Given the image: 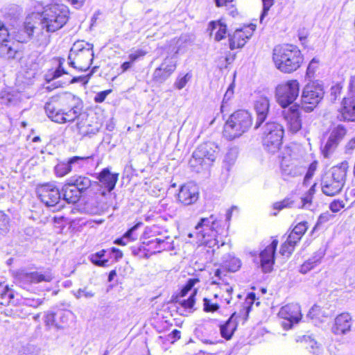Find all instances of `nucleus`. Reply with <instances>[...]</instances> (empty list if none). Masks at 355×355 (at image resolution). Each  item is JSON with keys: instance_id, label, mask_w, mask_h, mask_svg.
<instances>
[{"instance_id": "obj_64", "label": "nucleus", "mask_w": 355, "mask_h": 355, "mask_svg": "<svg viewBox=\"0 0 355 355\" xmlns=\"http://www.w3.org/2000/svg\"><path fill=\"white\" fill-rule=\"evenodd\" d=\"M146 53L142 50H137L134 53H130L128 55L129 60L134 63L136 60H137L139 58L145 55Z\"/></svg>"}, {"instance_id": "obj_35", "label": "nucleus", "mask_w": 355, "mask_h": 355, "mask_svg": "<svg viewBox=\"0 0 355 355\" xmlns=\"http://www.w3.org/2000/svg\"><path fill=\"white\" fill-rule=\"evenodd\" d=\"M175 44L178 46L176 51H180V53H183L186 51L187 48L192 45L193 40L191 35H182L179 38H173Z\"/></svg>"}, {"instance_id": "obj_1", "label": "nucleus", "mask_w": 355, "mask_h": 355, "mask_svg": "<svg viewBox=\"0 0 355 355\" xmlns=\"http://www.w3.org/2000/svg\"><path fill=\"white\" fill-rule=\"evenodd\" d=\"M47 116L58 123L73 122L78 119L83 110V101L69 92L51 96L45 103Z\"/></svg>"}, {"instance_id": "obj_15", "label": "nucleus", "mask_w": 355, "mask_h": 355, "mask_svg": "<svg viewBox=\"0 0 355 355\" xmlns=\"http://www.w3.org/2000/svg\"><path fill=\"white\" fill-rule=\"evenodd\" d=\"M255 28V24H248L241 28L236 29L232 35L228 33L230 49L242 48L251 37Z\"/></svg>"}, {"instance_id": "obj_25", "label": "nucleus", "mask_w": 355, "mask_h": 355, "mask_svg": "<svg viewBox=\"0 0 355 355\" xmlns=\"http://www.w3.org/2000/svg\"><path fill=\"white\" fill-rule=\"evenodd\" d=\"M284 118L287 122L288 129L293 133H296L302 128V121L299 108L296 106L290 107L284 112Z\"/></svg>"}, {"instance_id": "obj_55", "label": "nucleus", "mask_w": 355, "mask_h": 355, "mask_svg": "<svg viewBox=\"0 0 355 355\" xmlns=\"http://www.w3.org/2000/svg\"><path fill=\"white\" fill-rule=\"evenodd\" d=\"M263 11L260 15V22H262L265 16L268 14L270 8L273 5V0H262Z\"/></svg>"}, {"instance_id": "obj_16", "label": "nucleus", "mask_w": 355, "mask_h": 355, "mask_svg": "<svg viewBox=\"0 0 355 355\" xmlns=\"http://www.w3.org/2000/svg\"><path fill=\"white\" fill-rule=\"evenodd\" d=\"M177 67L176 58L166 57L153 74V80L157 83H164L175 71Z\"/></svg>"}, {"instance_id": "obj_20", "label": "nucleus", "mask_w": 355, "mask_h": 355, "mask_svg": "<svg viewBox=\"0 0 355 355\" xmlns=\"http://www.w3.org/2000/svg\"><path fill=\"white\" fill-rule=\"evenodd\" d=\"M198 198V188L191 182L182 185L178 195V200L184 205H190L195 203Z\"/></svg>"}, {"instance_id": "obj_37", "label": "nucleus", "mask_w": 355, "mask_h": 355, "mask_svg": "<svg viewBox=\"0 0 355 355\" xmlns=\"http://www.w3.org/2000/svg\"><path fill=\"white\" fill-rule=\"evenodd\" d=\"M22 10L17 6H12L5 12V19L10 21L20 20Z\"/></svg>"}, {"instance_id": "obj_63", "label": "nucleus", "mask_w": 355, "mask_h": 355, "mask_svg": "<svg viewBox=\"0 0 355 355\" xmlns=\"http://www.w3.org/2000/svg\"><path fill=\"white\" fill-rule=\"evenodd\" d=\"M69 314H70V313L68 311L59 310L57 311V320L58 319L60 320L61 325H62V324L67 323Z\"/></svg>"}, {"instance_id": "obj_6", "label": "nucleus", "mask_w": 355, "mask_h": 355, "mask_svg": "<svg viewBox=\"0 0 355 355\" xmlns=\"http://www.w3.org/2000/svg\"><path fill=\"white\" fill-rule=\"evenodd\" d=\"M68 8L63 6L52 5L42 12H32L28 15L29 21L40 20V22H67L68 21ZM31 22V21H28Z\"/></svg>"}, {"instance_id": "obj_21", "label": "nucleus", "mask_w": 355, "mask_h": 355, "mask_svg": "<svg viewBox=\"0 0 355 355\" xmlns=\"http://www.w3.org/2000/svg\"><path fill=\"white\" fill-rule=\"evenodd\" d=\"M352 320L348 313H343L337 315L334 319V323L331 327V332L336 336H344L351 331Z\"/></svg>"}, {"instance_id": "obj_7", "label": "nucleus", "mask_w": 355, "mask_h": 355, "mask_svg": "<svg viewBox=\"0 0 355 355\" xmlns=\"http://www.w3.org/2000/svg\"><path fill=\"white\" fill-rule=\"evenodd\" d=\"M324 89L318 82L308 83L303 88L301 95L302 108L306 112H312L324 96Z\"/></svg>"}, {"instance_id": "obj_61", "label": "nucleus", "mask_w": 355, "mask_h": 355, "mask_svg": "<svg viewBox=\"0 0 355 355\" xmlns=\"http://www.w3.org/2000/svg\"><path fill=\"white\" fill-rule=\"evenodd\" d=\"M345 204L343 201L340 200H334L329 205V209L331 211L336 213L339 211L342 208H343Z\"/></svg>"}, {"instance_id": "obj_33", "label": "nucleus", "mask_w": 355, "mask_h": 355, "mask_svg": "<svg viewBox=\"0 0 355 355\" xmlns=\"http://www.w3.org/2000/svg\"><path fill=\"white\" fill-rule=\"evenodd\" d=\"M236 313H233L231 317L220 327L221 336L226 339L230 340L236 329L237 324L233 320Z\"/></svg>"}, {"instance_id": "obj_42", "label": "nucleus", "mask_w": 355, "mask_h": 355, "mask_svg": "<svg viewBox=\"0 0 355 355\" xmlns=\"http://www.w3.org/2000/svg\"><path fill=\"white\" fill-rule=\"evenodd\" d=\"M197 294V289H193L188 299L180 301V304L185 309H192L196 302V295Z\"/></svg>"}, {"instance_id": "obj_32", "label": "nucleus", "mask_w": 355, "mask_h": 355, "mask_svg": "<svg viewBox=\"0 0 355 355\" xmlns=\"http://www.w3.org/2000/svg\"><path fill=\"white\" fill-rule=\"evenodd\" d=\"M144 244L146 245L150 256L156 252H160L161 251L166 250L168 248V242L166 241L165 239L156 238L145 241H144Z\"/></svg>"}, {"instance_id": "obj_18", "label": "nucleus", "mask_w": 355, "mask_h": 355, "mask_svg": "<svg viewBox=\"0 0 355 355\" xmlns=\"http://www.w3.org/2000/svg\"><path fill=\"white\" fill-rule=\"evenodd\" d=\"M346 132V128L343 125H338L331 130L322 148V153L325 157H328L335 151Z\"/></svg>"}, {"instance_id": "obj_31", "label": "nucleus", "mask_w": 355, "mask_h": 355, "mask_svg": "<svg viewBox=\"0 0 355 355\" xmlns=\"http://www.w3.org/2000/svg\"><path fill=\"white\" fill-rule=\"evenodd\" d=\"M69 162L71 171H78L83 168H87L89 165H92L94 156H73L69 159Z\"/></svg>"}, {"instance_id": "obj_9", "label": "nucleus", "mask_w": 355, "mask_h": 355, "mask_svg": "<svg viewBox=\"0 0 355 355\" xmlns=\"http://www.w3.org/2000/svg\"><path fill=\"white\" fill-rule=\"evenodd\" d=\"M38 197L46 206L54 207L53 211L59 210L64 207L62 203L61 192L53 184H42L37 189Z\"/></svg>"}, {"instance_id": "obj_53", "label": "nucleus", "mask_w": 355, "mask_h": 355, "mask_svg": "<svg viewBox=\"0 0 355 355\" xmlns=\"http://www.w3.org/2000/svg\"><path fill=\"white\" fill-rule=\"evenodd\" d=\"M77 128L78 129V132L80 135H81L83 137L94 135L96 134L99 130V126L96 125L95 127L92 128L90 130H84L83 128L80 126L79 123H77Z\"/></svg>"}, {"instance_id": "obj_3", "label": "nucleus", "mask_w": 355, "mask_h": 355, "mask_svg": "<svg viewBox=\"0 0 355 355\" xmlns=\"http://www.w3.org/2000/svg\"><path fill=\"white\" fill-rule=\"evenodd\" d=\"M349 164L344 161L326 172L322 178V190L326 196H333L339 193L346 182Z\"/></svg>"}, {"instance_id": "obj_59", "label": "nucleus", "mask_w": 355, "mask_h": 355, "mask_svg": "<svg viewBox=\"0 0 355 355\" xmlns=\"http://www.w3.org/2000/svg\"><path fill=\"white\" fill-rule=\"evenodd\" d=\"M236 159V150L235 149L230 150L225 155V161L229 164H232Z\"/></svg>"}, {"instance_id": "obj_48", "label": "nucleus", "mask_w": 355, "mask_h": 355, "mask_svg": "<svg viewBox=\"0 0 355 355\" xmlns=\"http://www.w3.org/2000/svg\"><path fill=\"white\" fill-rule=\"evenodd\" d=\"M107 255L109 257V260L111 258H114L115 261H118L123 257L122 252L116 248H111L106 250Z\"/></svg>"}, {"instance_id": "obj_5", "label": "nucleus", "mask_w": 355, "mask_h": 355, "mask_svg": "<svg viewBox=\"0 0 355 355\" xmlns=\"http://www.w3.org/2000/svg\"><path fill=\"white\" fill-rule=\"evenodd\" d=\"M283 126L275 121H268L263 127L262 141L265 149L271 153L277 152L282 144Z\"/></svg>"}, {"instance_id": "obj_8", "label": "nucleus", "mask_w": 355, "mask_h": 355, "mask_svg": "<svg viewBox=\"0 0 355 355\" xmlns=\"http://www.w3.org/2000/svg\"><path fill=\"white\" fill-rule=\"evenodd\" d=\"M300 84L297 80H291L276 88V96L279 104L286 107L292 104L299 96Z\"/></svg>"}, {"instance_id": "obj_36", "label": "nucleus", "mask_w": 355, "mask_h": 355, "mask_svg": "<svg viewBox=\"0 0 355 355\" xmlns=\"http://www.w3.org/2000/svg\"><path fill=\"white\" fill-rule=\"evenodd\" d=\"M209 25L211 34H212L214 30H217L215 34V40L216 41H220L225 37L227 33L226 24H209Z\"/></svg>"}, {"instance_id": "obj_43", "label": "nucleus", "mask_w": 355, "mask_h": 355, "mask_svg": "<svg viewBox=\"0 0 355 355\" xmlns=\"http://www.w3.org/2000/svg\"><path fill=\"white\" fill-rule=\"evenodd\" d=\"M293 205L294 200H291L290 198H286L282 201L275 202L273 205V208L280 211L284 208H291L293 207Z\"/></svg>"}, {"instance_id": "obj_13", "label": "nucleus", "mask_w": 355, "mask_h": 355, "mask_svg": "<svg viewBox=\"0 0 355 355\" xmlns=\"http://www.w3.org/2000/svg\"><path fill=\"white\" fill-rule=\"evenodd\" d=\"M70 184L73 186L76 189L80 191L82 195L87 191H93L94 194L101 196H105V190L103 189L102 185L97 182H92L91 180L86 176H73L69 180Z\"/></svg>"}, {"instance_id": "obj_47", "label": "nucleus", "mask_w": 355, "mask_h": 355, "mask_svg": "<svg viewBox=\"0 0 355 355\" xmlns=\"http://www.w3.org/2000/svg\"><path fill=\"white\" fill-rule=\"evenodd\" d=\"M220 306L216 303H211L207 298L203 299V310L205 312H215L219 309Z\"/></svg>"}, {"instance_id": "obj_24", "label": "nucleus", "mask_w": 355, "mask_h": 355, "mask_svg": "<svg viewBox=\"0 0 355 355\" xmlns=\"http://www.w3.org/2000/svg\"><path fill=\"white\" fill-rule=\"evenodd\" d=\"M338 112L337 119L339 121H355V96L345 98Z\"/></svg>"}, {"instance_id": "obj_60", "label": "nucleus", "mask_w": 355, "mask_h": 355, "mask_svg": "<svg viewBox=\"0 0 355 355\" xmlns=\"http://www.w3.org/2000/svg\"><path fill=\"white\" fill-rule=\"evenodd\" d=\"M309 35V30L305 28H300L297 31V36L301 42L302 44H304V42L306 40L307 36Z\"/></svg>"}, {"instance_id": "obj_28", "label": "nucleus", "mask_w": 355, "mask_h": 355, "mask_svg": "<svg viewBox=\"0 0 355 355\" xmlns=\"http://www.w3.org/2000/svg\"><path fill=\"white\" fill-rule=\"evenodd\" d=\"M60 192L62 204H64V202L68 204H74L79 200L82 196L80 191L70 184L69 181L62 187Z\"/></svg>"}, {"instance_id": "obj_4", "label": "nucleus", "mask_w": 355, "mask_h": 355, "mask_svg": "<svg viewBox=\"0 0 355 355\" xmlns=\"http://www.w3.org/2000/svg\"><path fill=\"white\" fill-rule=\"evenodd\" d=\"M252 125L251 114L245 110H239L232 113L226 121L223 136L227 140H233L249 130Z\"/></svg>"}, {"instance_id": "obj_45", "label": "nucleus", "mask_w": 355, "mask_h": 355, "mask_svg": "<svg viewBox=\"0 0 355 355\" xmlns=\"http://www.w3.org/2000/svg\"><path fill=\"white\" fill-rule=\"evenodd\" d=\"M320 315L325 317L327 316L324 315V313L322 311L319 306L314 305L309 311L307 314V318H310L312 320H314L319 318Z\"/></svg>"}, {"instance_id": "obj_58", "label": "nucleus", "mask_w": 355, "mask_h": 355, "mask_svg": "<svg viewBox=\"0 0 355 355\" xmlns=\"http://www.w3.org/2000/svg\"><path fill=\"white\" fill-rule=\"evenodd\" d=\"M315 268V266L309 259L306 260L303 264L301 265L300 272L302 274H306L311 270Z\"/></svg>"}, {"instance_id": "obj_22", "label": "nucleus", "mask_w": 355, "mask_h": 355, "mask_svg": "<svg viewBox=\"0 0 355 355\" xmlns=\"http://www.w3.org/2000/svg\"><path fill=\"white\" fill-rule=\"evenodd\" d=\"M254 107L257 114L254 129H258L268 116L270 110L269 99L266 96H260L255 101Z\"/></svg>"}, {"instance_id": "obj_49", "label": "nucleus", "mask_w": 355, "mask_h": 355, "mask_svg": "<svg viewBox=\"0 0 355 355\" xmlns=\"http://www.w3.org/2000/svg\"><path fill=\"white\" fill-rule=\"evenodd\" d=\"M307 228V222H300L295 226L292 232L302 237L306 232Z\"/></svg>"}, {"instance_id": "obj_2", "label": "nucleus", "mask_w": 355, "mask_h": 355, "mask_svg": "<svg viewBox=\"0 0 355 355\" xmlns=\"http://www.w3.org/2000/svg\"><path fill=\"white\" fill-rule=\"evenodd\" d=\"M303 55L297 46L288 44L277 45L272 51L276 68L284 73L297 70L303 62Z\"/></svg>"}, {"instance_id": "obj_40", "label": "nucleus", "mask_w": 355, "mask_h": 355, "mask_svg": "<svg viewBox=\"0 0 355 355\" xmlns=\"http://www.w3.org/2000/svg\"><path fill=\"white\" fill-rule=\"evenodd\" d=\"M71 171L69 159L65 162H60L55 167V172L58 176L62 177Z\"/></svg>"}, {"instance_id": "obj_39", "label": "nucleus", "mask_w": 355, "mask_h": 355, "mask_svg": "<svg viewBox=\"0 0 355 355\" xmlns=\"http://www.w3.org/2000/svg\"><path fill=\"white\" fill-rule=\"evenodd\" d=\"M132 254L140 259H148L150 257L148 250H147V248L146 245L144 244V242L139 246L133 247L132 248Z\"/></svg>"}, {"instance_id": "obj_30", "label": "nucleus", "mask_w": 355, "mask_h": 355, "mask_svg": "<svg viewBox=\"0 0 355 355\" xmlns=\"http://www.w3.org/2000/svg\"><path fill=\"white\" fill-rule=\"evenodd\" d=\"M221 266L226 270L236 272L241 266V261L232 254H225L222 257Z\"/></svg>"}, {"instance_id": "obj_19", "label": "nucleus", "mask_w": 355, "mask_h": 355, "mask_svg": "<svg viewBox=\"0 0 355 355\" xmlns=\"http://www.w3.org/2000/svg\"><path fill=\"white\" fill-rule=\"evenodd\" d=\"M278 315L287 321L283 323L284 328L290 329L301 318L300 306L297 304H286L280 309Z\"/></svg>"}, {"instance_id": "obj_51", "label": "nucleus", "mask_w": 355, "mask_h": 355, "mask_svg": "<svg viewBox=\"0 0 355 355\" xmlns=\"http://www.w3.org/2000/svg\"><path fill=\"white\" fill-rule=\"evenodd\" d=\"M74 295L77 299L80 298L81 297H85V298H92L94 296V293L92 291H87V288H79L75 293Z\"/></svg>"}, {"instance_id": "obj_14", "label": "nucleus", "mask_w": 355, "mask_h": 355, "mask_svg": "<svg viewBox=\"0 0 355 355\" xmlns=\"http://www.w3.org/2000/svg\"><path fill=\"white\" fill-rule=\"evenodd\" d=\"M15 279L19 286L28 289L33 284H39L43 282H50L53 279V276L50 271H46L44 273L21 272L17 275Z\"/></svg>"}, {"instance_id": "obj_34", "label": "nucleus", "mask_w": 355, "mask_h": 355, "mask_svg": "<svg viewBox=\"0 0 355 355\" xmlns=\"http://www.w3.org/2000/svg\"><path fill=\"white\" fill-rule=\"evenodd\" d=\"M89 259L94 265L98 267L109 266V257L107 255L106 250L104 249L90 254Z\"/></svg>"}, {"instance_id": "obj_41", "label": "nucleus", "mask_w": 355, "mask_h": 355, "mask_svg": "<svg viewBox=\"0 0 355 355\" xmlns=\"http://www.w3.org/2000/svg\"><path fill=\"white\" fill-rule=\"evenodd\" d=\"M10 218L3 211H0V236L5 235L9 230Z\"/></svg>"}, {"instance_id": "obj_46", "label": "nucleus", "mask_w": 355, "mask_h": 355, "mask_svg": "<svg viewBox=\"0 0 355 355\" xmlns=\"http://www.w3.org/2000/svg\"><path fill=\"white\" fill-rule=\"evenodd\" d=\"M295 245L286 241L280 248L279 252L283 256L289 257L294 251Z\"/></svg>"}, {"instance_id": "obj_10", "label": "nucleus", "mask_w": 355, "mask_h": 355, "mask_svg": "<svg viewBox=\"0 0 355 355\" xmlns=\"http://www.w3.org/2000/svg\"><path fill=\"white\" fill-rule=\"evenodd\" d=\"M218 221L214 215L208 218H202L195 227L196 234L199 241L207 244L211 241V238L217 236L216 228Z\"/></svg>"}, {"instance_id": "obj_57", "label": "nucleus", "mask_w": 355, "mask_h": 355, "mask_svg": "<svg viewBox=\"0 0 355 355\" xmlns=\"http://www.w3.org/2000/svg\"><path fill=\"white\" fill-rule=\"evenodd\" d=\"M111 92V89H107L97 93L94 98V101L98 103H103Z\"/></svg>"}, {"instance_id": "obj_29", "label": "nucleus", "mask_w": 355, "mask_h": 355, "mask_svg": "<svg viewBox=\"0 0 355 355\" xmlns=\"http://www.w3.org/2000/svg\"><path fill=\"white\" fill-rule=\"evenodd\" d=\"M17 31L13 32L14 39L18 42H26L33 35L35 27L31 24H18Z\"/></svg>"}, {"instance_id": "obj_44", "label": "nucleus", "mask_w": 355, "mask_h": 355, "mask_svg": "<svg viewBox=\"0 0 355 355\" xmlns=\"http://www.w3.org/2000/svg\"><path fill=\"white\" fill-rule=\"evenodd\" d=\"M45 323L47 326H53L55 325V327L60 328L62 327V325L60 324L58 321H57V312L53 313L50 312L48 313L45 316Z\"/></svg>"}, {"instance_id": "obj_11", "label": "nucleus", "mask_w": 355, "mask_h": 355, "mask_svg": "<svg viewBox=\"0 0 355 355\" xmlns=\"http://www.w3.org/2000/svg\"><path fill=\"white\" fill-rule=\"evenodd\" d=\"M217 146L213 142H205L198 146L193 153V159L190 163L195 162L200 165L209 166L216 160L217 157Z\"/></svg>"}, {"instance_id": "obj_50", "label": "nucleus", "mask_w": 355, "mask_h": 355, "mask_svg": "<svg viewBox=\"0 0 355 355\" xmlns=\"http://www.w3.org/2000/svg\"><path fill=\"white\" fill-rule=\"evenodd\" d=\"M233 96H234V84L232 83L228 87V88L224 95V97H223V99L222 101V105H221V110H223V107H225V104H226L230 100L232 99Z\"/></svg>"}, {"instance_id": "obj_62", "label": "nucleus", "mask_w": 355, "mask_h": 355, "mask_svg": "<svg viewBox=\"0 0 355 355\" xmlns=\"http://www.w3.org/2000/svg\"><path fill=\"white\" fill-rule=\"evenodd\" d=\"M300 169L301 168L300 167L293 166L291 169L284 168L283 171L284 174H286L291 177H297L298 175H300L302 173Z\"/></svg>"}, {"instance_id": "obj_17", "label": "nucleus", "mask_w": 355, "mask_h": 355, "mask_svg": "<svg viewBox=\"0 0 355 355\" xmlns=\"http://www.w3.org/2000/svg\"><path fill=\"white\" fill-rule=\"evenodd\" d=\"M278 241L272 240L263 250H262L259 257L260 267L264 273L270 272L275 264V257Z\"/></svg>"}, {"instance_id": "obj_52", "label": "nucleus", "mask_w": 355, "mask_h": 355, "mask_svg": "<svg viewBox=\"0 0 355 355\" xmlns=\"http://www.w3.org/2000/svg\"><path fill=\"white\" fill-rule=\"evenodd\" d=\"M191 76L189 73L185 74L184 76L178 78L175 83V86L178 89H182L185 87L187 82L190 80Z\"/></svg>"}, {"instance_id": "obj_38", "label": "nucleus", "mask_w": 355, "mask_h": 355, "mask_svg": "<svg viewBox=\"0 0 355 355\" xmlns=\"http://www.w3.org/2000/svg\"><path fill=\"white\" fill-rule=\"evenodd\" d=\"M255 300H256V294L252 292L249 293L246 297L245 302L244 303L243 309H242V311H241V313L243 312V313H244V316H245L244 319L245 320H247V318L248 317V314L251 311L252 306L254 304V302H255Z\"/></svg>"}, {"instance_id": "obj_56", "label": "nucleus", "mask_w": 355, "mask_h": 355, "mask_svg": "<svg viewBox=\"0 0 355 355\" xmlns=\"http://www.w3.org/2000/svg\"><path fill=\"white\" fill-rule=\"evenodd\" d=\"M175 40L174 39L171 40L168 44H167L166 47V49L167 51V53L168 54H171L173 55L172 57L173 58H175V55L176 54H178L180 53V51H176L175 50L178 49V46L176 44H175Z\"/></svg>"}, {"instance_id": "obj_54", "label": "nucleus", "mask_w": 355, "mask_h": 355, "mask_svg": "<svg viewBox=\"0 0 355 355\" xmlns=\"http://www.w3.org/2000/svg\"><path fill=\"white\" fill-rule=\"evenodd\" d=\"M92 75V73H89L87 76H75V77L72 78L69 81L68 83L69 84H74V83H81L83 85H86L88 83L89 79V78L91 77Z\"/></svg>"}, {"instance_id": "obj_23", "label": "nucleus", "mask_w": 355, "mask_h": 355, "mask_svg": "<svg viewBox=\"0 0 355 355\" xmlns=\"http://www.w3.org/2000/svg\"><path fill=\"white\" fill-rule=\"evenodd\" d=\"M118 173H114L110 171L108 168H103L97 174L96 178L98 180L100 184L102 185L103 189L105 190V196L110 193L115 188L118 181Z\"/></svg>"}, {"instance_id": "obj_12", "label": "nucleus", "mask_w": 355, "mask_h": 355, "mask_svg": "<svg viewBox=\"0 0 355 355\" xmlns=\"http://www.w3.org/2000/svg\"><path fill=\"white\" fill-rule=\"evenodd\" d=\"M10 33L4 24H0V57L6 59H15L19 54L18 44L10 40Z\"/></svg>"}, {"instance_id": "obj_26", "label": "nucleus", "mask_w": 355, "mask_h": 355, "mask_svg": "<svg viewBox=\"0 0 355 355\" xmlns=\"http://www.w3.org/2000/svg\"><path fill=\"white\" fill-rule=\"evenodd\" d=\"M92 49L93 44L89 43L84 44L83 42H80L74 43L69 53L77 57L87 56L89 58V65L84 69L86 71L89 68L93 61L94 52ZM80 70H83V69L81 68Z\"/></svg>"}, {"instance_id": "obj_27", "label": "nucleus", "mask_w": 355, "mask_h": 355, "mask_svg": "<svg viewBox=\"0 0 355 355\" xmlns=\"http://www.w3.org/2000/svg\"><path fill=\"white\" fill-rule=\"evenodd\" d=\"M41 25L37 39L40 45L47 46L50 42V33H53L63 27L65 24H39Z\"/></svg>"}]
</instances>
